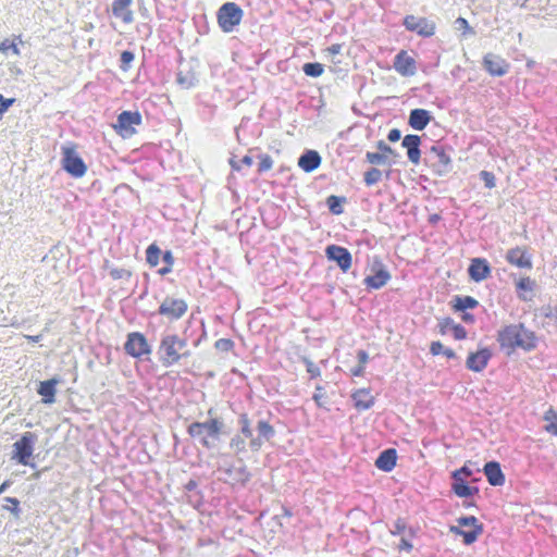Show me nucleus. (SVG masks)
Returning a JSON list of instances; mask_svg holds the SVG:
<instances>
[{
  "label": "nucleus",
  "instance_id": "f257e3e1",
  "mask_svg": "<svg viewBox=\"0 0 557 557\" xmlns=\"http://www.w3.org/2000/svg\"><path fill=\"white\" fill-rule=\"evenodd\" d=\"M497 342L502 349H508V354L516 348L532 351L537 347L536 334L527 329L523 323L509 324L497 332Z\"/></svg>",
  "mask_w": 557,
  "mask_h": 557
},
{
  "label": "nucleus",
  "instance_id": "f03ea898",
  "mask_svg": "<svg viewBox=\"0 0 557 557\" xmlns=\"http://www.w3.org/2000/svg\"><path fill=\"white\" fill-rule=\"evenodd\" d=\"M187 338L177 334L164 333L161 336L158 347V359L163 367H172L191 356L187 348Z\"/></svg>",
  "mask_w": 557,
  "mask_h": 557
},
{
  "label": "nucleus",
  "instance_id": "7ed1b4c3",
  "mask_svg": "<svg viewBox=\"0 0 557 557\" xmlns=\"http://www.w3.org/2000/svg\"><path fill=\"white\" fill-rule=\"evenodd\" d=\"M237 424L239 426V434L248 438V447L252 453L260 451L263 442L271 441L276 433L274 428L269 423V421L260 419L258 420L256 425L257 435L253 436L251 421L248 417V413L246 412L239 413Z\"/></svg>",
  "mask_w": 557,
  "mask_h": 557
},
{
  "label": "nucleus",
  "instance_id": "20e7f679",
  "mask_svg": "<svg viewBox=\"0 0 557 557\" xmlns=\"http://www.w3.org/2000/svg\"><path fill=\"white\" fill-rule=\"evenodd\" d=\"M223 428V421L212 418L205 422L190 423L187 433L190 437L198 440L205 448L211 449L215 446V442L220 441Z\"/></svg>",
  "mask_w": 557,
  "mask_h": 557
},
{
  "label": "nucleus",
  "instance_id": "39448f33",
  "mask_svg": "<svg viewBox=\"0 0 557 557\" xmlns=\"http://www.w3.org/2000/svg\"><path fill=\"white\" fill-rule=\"evenodd\" d=\"M454 149L441 141L434 143L424 150L423 162L432 168L440 176L446 175L453 169L451 152Z\"/></svg>",
  "mask_w": 557,
  "mask_h": 557
},
{
  "label": "nucleus",
  "instance_id": "423d86ee",
  "mask_svg": "<svg viewBox=\"0 0 557 557\" xmlns=\"http://www.w3.org/2000/svg\"><path fill=\"white\" fill-rule=\"evenodd\" d=\"M458 525H450L449 532L462 537L465 545L473 544L483 533V524L474 516H463L457 519Z\"/></svg>",
  "mask_w": 557,
  "mask_h": 557
},
{
  "label": "nucleus",
  "instance_id": "0eeeda50",
  "mask_svg": "<svg viewBox=\"0 0 557 557\" xmlns=\"http://www.w3.org/2000/svg\"><path fill=\"white\" fill-rule=\"evenodd\" d=\"M61 164L62 169L74 178L83 177L87 172V165L74 145L61 147Z\"/></svg>",
  "mask_w": 557,
  "mask_h": 557
},
{
  "label": "nucleus",
  "instance_id": "6e6552de",
  "mask_svg": "<svg viewBox=\"0 0 557 557\" xmlns=\"http://www.w3.org/2000/svg\"><path fill=\"white\" fill-rule=\"evenodd\" d=\"M243 17V9L235 2L223 3L216 12L218 24L224 33L234 32L240 24Z\"/></svg>",
  "mask_w": 557,
  "mask_h": 557
},
{
  "label": "nucleus",
  "instance_id": "1a4fd4ad",
  "mask_svg": "<svg viewBox=\"0 0 557 557\" xmlns=\"http://www.w3.org/2000/svg\"><path fill=\"white\" fill-rule=\"evenodd\" d=\"M37 442V435L33 432H25L21 438L13 444L12 459L22 466L35 468V463L29 461L34 446Z\"/></svg>",
  "mask_w": 557,
  "mask_h": 557
},
{
  "label": "nucleus",
  "instance_id": "9d476101",
  "mask_svg": "<svg viewBox=\"0 0 557 557\" xmlns=\"http://www.w3.org/2000/svg\"><path fill=\"white\" fill-rule=\"evenodd\" d=\"M188 309L187 302L182 298L165 297L152 315L160 314L166 317L170 321L181 319Z\"/></svg>",
  "mask_w": 557,
  "mask_h": 557
},
{
  "label": "nucleus",
  "instance_id": "9b49d317",
  "mask_svg": "<svg viewBox=\"0 0 557 557\" xmlns=\"http://www.w3.org/2000/svg\"><path fill=\"white\" fill-rule=\"evenodd\" d=\"M403 25L409 32L416 33L423 38H430L435 34V22L426 17H417L414 15H406Z\"/></svg>",
  "mask_w": 557,
  "mask_h": 557
},
{
  "label": "nucleus",
  "instance_id": "f8f14e48",
  "mask_svg": "<svg viewBox=\"0 0 557 557\" xmlns=\"http://www.w3.org/2000/svg\"><path fill=\"white\" fill-rule=\"evenodd\" d=\"M124 350L133 358H140L151 354L150 345L144 334L139 332L128 333L126 342L124 343Z\"/></svg>",
  "mask_w": 557,
  "mask_h": 557
},
{
  "label": "nucleus",
  "instance_id": "ddd939ff",
  "mask_svg": "<svg viewBox=\"0 0 557 557\" xmlns=\"http://www.w3.org/2000/svg\"><path fill=\"white\" fill-rule=\"evenodd\" d=\"M143 122L141 114L138 111H122L116 119L114 127L123 137L132 136L136 133L135 126Z\"/></svg>",
  "mask_w": 557,
  "mask_h": 557
},
{
  "label": "nucleus",
  "instance_id": "4468645a",
  "mask_svg": "<svg viewBox=\"0 0 557 557\" xmlns=\"http://www.w3.org/2000/svg\"><path fill=\"white\" fill-rule=\"evenodd\" d=\"M325 256L329 261L335 262L344 273L351 267L352 257L346 247L335 244L329 245L325 248Z\"/></svg>",
  "mask_w": 557,
  "mask_h": 557
},
{
  "label": "nucleus",
  "instance_id": "2eb2a0df",
  "mask_svg": "<svg viewBox=\"0 0 557 557\" xmlns=\"http://www.w3.org/2000/svg\"><path fill=\"white\" fill-rule=\"evenodd\" d=\"M371 271L372 274L363 280V284L369 289H380L391 280V273L380 260L373 262Z\"/></svg>",
  "mask_w": 557,
  "mask_h": 557
},
{
  "label": "nucleus",
  "instance_id": "dca6fc26",
  "mask_svg": "<svg viewBox=\"0 0 557 557\" xmlns=\"http://www.w3.org/2000/svg\"><path fill=\"white\" fill-rule=\"evenodd\" d=\"M483 67L492 76H504L509 72L510 64L500 55L486 53L483 58Z\"/></svg>",
  "mask_w": 557,
  "mask_h": 557
},
{
  "label": "nucleus",
  "instance_id": "f3484780",
  "mask_svg": "<svg viewBox=\"0 0 557 557\" xmlns=\"http://www.w3.org/2000/svg\"><path fill=\"white\" fill-rule=\"evenodd\" d=\"M467 272L473 282L480 283L491 275L492 269L485 258L476 257L471 259Z\"/></svg>",
  "mask_w": 557,
  "mask_h": 557
},
{
  "label": "nucleus",
  "instance_id": "a211bd4d",
  "mask_svg": "<svg viewBox=\"0 0 557 557\" xmlns=\"http://www.w3.org/2000/svg\"><path fill=\"white\" fill-rule=\"evenodd\" d=\"M492 358V351L487 347H483L475 352H470L467 360L466 367L473 372L483 371L488 361Z\"/></svg>",
  "mask_w": 557,
  "mask_h": 557
},
{
  "label": "nucleus",
  "instance_id": "6ab92c4d",
  "mask_svg": "<svg viewBox=\"0 0 557 557\" xmlns=\"http://www.w3.org/2000/svg\"><path fill=\"white\" fill-rule=\"evenodd\" d=\"M393 66L403 76H413L417 72L416 60L406 50L395 55Z\"/></svg>",
  "mask_w": 557,
  "mask_h": 557
},
{
  "label": "nucleus",
  "instance_id": "aec40b11",
  "mask_svg": "<svg viewBox=\"0 0 557 557\" xmlns=\"http://www.w3.org/2000/svg\"><path fill=\"white\" fill-rule=\"evenodd\" d=\"M401 146L407 149L408 160L413 164L421 161V138L419 135L409 134L403 138Z\"/></svg>",
  "mask_w": 557,
  "mask_h": 557
},
{
  "label": "nucleus",
  "instance_id": "412c9836",
  "mask_svg": "<svg viewBox=\"0 0 557 557\" xmlns=\"http://www.w3.org/2000/svg\"><path fill=\"white\" fill-rule=\"evenodd\" d=\"M506 260L508 263L520 269H532L531 256L524 248L515 247L507 251Z\"/></svg>",
  "mask_w": 557,
  "mask_h": 557
},
{
  "label": "nucleus",
  "instance_id": "4be33fe9",
  "mask_svg": "<svg viewBox=\"0 0 557 557\" xmlns=\"http://www.w3.org/2000/svg\"><path fill=\"white\" fill-rule=\"evenodd\" d=\"M483 473L492 486H502L505 484V474L498 461H487L483 467Z\"/></svg>",
  "mask_w": 557,
  "mask_h": 557
},
{
  "label": "nucleus",
  "instance_id": "5701e85b",
  "mask_svg": "<svg viewBox=\"0 0 557 557\" xmlns=\"http://www.w3.org/2000/svg\"><path fill=\"white\" fill-rule=\"evenodd\" d=\"M432 117L431 112L425 109H412L409 113L408 125L416 131H423Z\"/></svg>",
  "mask_w": 557,
  "mask_h": 557
},
{
  "label": "nucleus",
  "instance_id": "b1692460",
  "mask_svg": "<svg viewBox=\"0 0 557 557\" xmlns=\"http://www.w3.org/2000/svg\"><path fill=\"white\" fill-rule=\"evenodd\" d=\"M321 156L317 150L307 149L299 158H298V166L307 172H313L321 164Z\"/></svg>",
  "mask_w": 557,
  "mask_h": 557
},
{
  "label": "nucleus",
  "instance_id": "393cba45",
  "mask_svg": "<svg viewBox=\"0 0 557 557\" xmlns=\"http://www.w3.org/2000/svg\"><path fill=\"white\" fill-rule=\"evenodd\" d=\"M132 3L133 0H113L112 14L125 24L132 23L134 21L133 11L131 10Z\"/></svg>",
  "mask_w": 557,
  "mask_h": 557
},
{
  "label": "nucleus",
  "instance_id": "a878e982",
  "mask_svg": "<svg viewBox=\"0 0 557 557\" xmlns=\"http://www.w3.org/2000/svg\"><path fill=\"white\" fill-rule=\"evenodd\" d=\"M354 406L357 410H369L373 407L375 398L370 394L368 388H359L351 394Z\"/></svg>",
  "mask_w": 557,
  "mask_h": 557
},
{
  "label": "nucleus",
  "instance_id": "bb28decb",
  "mask_svg": "<svg viewBox=\"0 0 557 557\" xmlns=\"http://www.w3.org/2000/svg\"><path fill=\"white\" fill-rule=\"evenodd\" d=\"M397 461V453L395 448H387L382 450L376 460H375V467L384 472L392 471Z\"/></svg>",
  "mask_w": 557,
  "mask_h": 557
},
{
  "label": "nucleus",
  "instance_id": "cd10ccee",
  "mask_svg": "<svg viewBox=\"0 0 557 557\" xmlns=\"http://www.w3.org/2000/svg\"><path fill=\"white\" fill-rule=\"evenodd\" d=\"M451 491L460 498H469L479 494L478 486H471L467 480L451 479Z\"/></svg>",
  "mask_w": 557,
  "mask_h": 557
},
{
  "label": "nucleus",
  "instance_id": "c85d7f7f",
  "mask_svg": "<svg viewBox=\"0 0 557 557\" xmlns=\"http://www.w3.org/2000/svg\"><path fill=\"white\" fill-rule=\"evenodd\" d=\"M58 384L57 379H51L47 381H42L39 383V387L37 389V393L42 396V403L44 404H52L55 400V386Z\"/></svg>",
  "mask_w": 557,
  "mask_h": 557
},
{
  "label": "nucleus",
  "instance_id": "c756f323",
  "mask_svg": "<svg viewBox=\"0 0 557 557\" xmlns=\"http://www.w3.org/2000/svg\"><path fill=\"white\" fill-rule=\"evenodd\" d=\"M479 301L472 296H455L451 300V308L455 312H465L468 309H474Z\"/></svg>",
  "mask_w": 557,
  "mask_h": 557
},
{
  "label": "nucleus",
  "instance_id": "7c9ffc66",
  "mask_svg": "<svg viewBox=\"0 0 557 557\" xmlns=\"http://www.w3.org/2000/svg\"><path fill=\"white\" fill-rule=\"evenodd\" d=\"M198 79L195 72L191 69H181L176 74V83L185 89H189L197 84Z\"/></svg>",
  "mask_w": 557,
  "mask_h": 557
},
{
  "label": "nucleus",
  "instance_id": "2f4dec72",
  "mask_svg": "<svg viewBox=\"0 0 557 557\" xmlns=\"http://www.w3.org/2000/svg\"><path fill=\"white\" fill-rule=\"evenodd\" d=\"M347 198L344 196L331 195L326 198V206L332 214L339 215L344 212V205Z\"/></svg>",
  "mask_w": 557,
  "mask_h": 557
},
{
  "label": "nucleus",
  "instance_id": "473e14b6",
  "mask_svg": "<svg viewBox=\"0 0 557 557\" xmlns=\"http://www.w3.org/2000/svg\"><path fill=\"white\" fill-rule=\"evenodd\" d=\"M246 437L242 434H235L230 441V448L234 451L235 455L246 454L248 450V444L246 443Z\"/></svg>",
  "mask_w": 557,
  "mask_h": 557
},
{
  "label": "nucleus",
  "instance_id": "72a5a7b5",
  "mask_svg": "<svg viewBox=\"0 0 557 557\" xmlns=\"http://www.w3.org/2000/svg\"><path fill=\"white\" fill-rule=\"evenodd\" d=\"M162 255V250L157 244H150L146 249V261L151 267L154 268L160 262V257Z\"/></svg>",
  "mask_w": 557,
  "mask_h": 557
},
{
  "label": "nucleus",
  "instance_id": "f704fd0d",
  "mask_svg": "<svg viewBox=\"0 0 557 557\" xmlns=\"http://www.w3.org/2000/svg\"><path fill=\"white\" fill-rule=\"evenodd\" d=\"M302 72L310 77H319L324 72L323 64L319 62H308L302 65Z\"/></svg>",
  "mask_w": 557,
  "mask_h": 557
},
{
  "label": "nucleus",
  "instance_id": "c9c22d12",
  "mask_svg": "<svg viewBox=\"0 0 557 557\" xmlns=\"http://www.w3.org/2000/svg\"><path fill=\"white\" fill-rule=\"evenodd\" d=\"M454 27L462 32V37L475 35V30L469 25V22L465 17H457L454 22Z\"/></svg>",
  "mask_w": 557,
  "mask_h": 557
},
{
  "label": "nucleus",
  "instance_id": "e433bc0d",
  "mask_svg": "<svg viewBox=\"0 0 557 557\" xmlns=\"http://www.w3.org/2000/svg\"><path fill=\"white\" fill-rule=\"evenodd\" d=\"M471 461H467L461 468L454 470L450 473V479H462L467 480L471 478L474 471L470 468Z\"/></svg>",
  "mask_w": 557,
  "mask_h": 557
},
{
  "label": "nucleus",
  "instance_id": "4c0bfd02",
  "mask_svg": "<svg viewBox=\"0 0 557 557\" xmlns=\"http://www.w3.org/2000/svg\"><path fill=\"white\" fill-rule=\"evenodd\" d=\"M381 178H382V171L376 168L369 169L363 175V181H364L366 185H368V186H372V185L376 184L377 182L381 181Z\"/></svg>",
  "mask_w": 557,
  "mask_h": 557
},
{
  "label": "nucleus",
  "instance_id": "58836bf2",
  "mask_svg": "<svg viewBox=\"0 0 557 557\" xmlns=\"http://www.w3.org/2000/svg\"><path fill=\"white\" fill-rule=\"evenodd\" d=\"M135 59V54L132 51L124 50L120 58V69L123 72H127L131 69L132 62Z\"/></svg>",
  "mask_w": 557,
  "mask_h": 557
},
{
  "label": "nucleus",
  "instance_id": "ea45409f",
  "mask_svg": "<svg viewBox=\"0 0 557 557\" xmlns=\"http://www.w3.org/2000/svg\"><path fill=\"white\" fill-rule=\"evenodd\" d=\"M301 361L306 366V370L310 374V379H317L321 375L320 368L313 361H311L308 357H302Z\"/></svg>",
  "mask_w": 557,
  "mask_h": 557
},
{
  "label": "nucleus",
  "instance_id": "a19ab883",
  "mask_svg": "<svg viewBox=\"0 0 557 557\" xmlns=\"http://www.w3.org/2000/svg\"><path fill=\"white\" fill-rule=\"evenodd\" d=\"M366 159L371 164L381 165V164L387 163V156L384 153H380V152L368 151L366 153Z\"/></svg>",
  "mask_w": 557,
  "mask_h": 557
},
{
  "label": "nucleus",
  "instance_id": "79ce46f5",
  "mask_svg": "<svg viewBox=\"0 0 557 557\" xmlns=\"http://www.w3.org/2000/svg\"><path fill=\"white\" fill-rule=\"evenodd\" d=\"M109 274L113 280H129L132 276V272L124 268H112Z\"/></svg>",
  "mask_w": 557,
  "mask_h": 557
},
{
  "label": "nucleus",
  "instance_id": "37998d69",
  "mask_svg": "<svg viewBox=\"0 0 557 557\" xmlns=\"http://www.w3.org/2000/svg\"><path fill=\"white\" fill-rule=\"evenodd\" d=\"M260 162L258 164V173H263L272 169L273 159L269 154H259Z\"/></svg>",
  "mask_w": 557,
  "mask_h": 557
},
{
  "label": "nucleus",
  "instance_id": "c03bdc74",
  "mask_svg": "<svg viewBox=\"0 0 557 557\" xmlns=\"http://www.w3.org/2000/svg\"><path fill=\"white\" fill-rule=\"evenodd\" d=\"M480 180L483 181L486 188L491 189L494 188L496 185V178L495 175L490 171H481L479 173Z\"/></svg>",
  "mask_w": 557,
  "mask_h": 557
},
{
  "label": "nucleus",
  "instance_id": "a18cd8bd",
  "mask_svg": "<svg viewBox=\"0 0 557 557\" xmlns=\"http://www.w3.org/2000/svg\"><path fill=\"white\" fill-rule=\"evenodd\" d=\"M454 325H456V323L450 317L438 320L437 327L440 334L445 335L448 330H453Z\"/></svg>",
  "mask_w": 557,
  "mask_h": 557
},
{
  "label": "nucleus",
  "instance_id": "49530a36",
  "mask_svg": "<svg viewBox=\"0 0 557 557\" xmlns=\"http://www.w3.org/2000/svg\"><path fill=\"white\" fill-rule=\"evenodd\" d=\"M214 347L220 351H230L234 347V342L230 338H220L215 342Z\"/></svg>",
  "mask_w": 557,
  "mask_h": 557
},
{
  "label": "nucleus",
  "instance_id": "de8ad7c7",
  "mask_svg": "<svg viewBox=\"0 0 557 557\" xmlns=\"http://www.w3.org/2000/svg\"><path fill=\"white\" fill-rule=\"evenodd\" d=\"M4 500L11 504V507H7L14 517L18 518L21 515L20 500L15 497H5Z\"/></svg>",
  "mask_w": 557,
  "mask_h": 557
},
{
  "label": "nucleus",
  "instance_id": "09e8293b",
  "mask_svg": "<svg viewBox=\"0 0 557 557\" xmlns=\"http://www.w3.org/2000/svg\"><path fill=\"white\" fill-rule=\"evenodd\" d=\"M11 50L14 54L20 55V49L16 44L10 42L8 39L0 42V52L7 53V51Z\"/></svg>",
  "mask_w": 557,
  "mask_h": 557
},
{
  "label": "nucleus",
  "instance_id": "8fccbe9b",
  "mask_svg": "<svg viewBox=\"0 0 557 557\" xmlns=\"http://www.w3.org/2000/svg\"><path fill=\"white\" fill-rule=\"evenodd\" d=\"M541 313L543 317L547 318V319H553L555 322H556V319H557V306H545V307H542L541 309Z\"/></svg>",
  "mask_w": 557,
  "mask_h": 557
},
{
  "label": "nucleus",
  "instance_id": "3c124183",
  "mask_svg": "<svg viewBox=\"0 0 557 557\" xmlns=\"http://www.w3.org/2000/svg\"><path fill=\"white\" fill-rule=\"evenodd\" d=\"M534 282L530 277H521L517 283L516 287L520 290H532Z\"/></svg>",
  "mask_w": 557,
  "mask_h": 557
},
{
  "label": "nucleus",
  "instance_id": "603ef678",
  "mask_svg": "<svg viewBox=\"0 0 557 557\" xmlns=\"http://www.w3.org/2000/svg\"><path fill=\"white\" fill-rule=\"evenodd\" d=\"M407 525H406V522L404 519L401 518H398L394 524H393V528L391 529V533L393 535H399L401 534L405 530H406Z\"/></svg>",
  "mask_w": 557,
  "mask_h": 557
},
{
  "label": "nucleus",
  "instance_id": "864d4df0",
  "mask_svg": "<svg viewBox=\"0 0 557 557\" xmlns=\"http://www.w3.org/2000/svg\"><path fill=\"white\" fill-rule=\"evenodd\" d=\"M235 474H236L235 479L237 481L242 482L243 484L246 483L250 476V474L245 466L237 468L235 470Z\"/></svg>",
  "mask_w": 557,
  "mask_h": 557
},
{
  "label": "nucleus",
  "instance_id": "5fc2aeb1",
  "mask_svg": "<svg viewBox=\"0 0 557 557\" xmlns=\"http://www.w3.org/2000/svg\"><path fill=\"white\" fill-rule=\"evenodd\" d=\"M451 331H453L454 338L456 341L465 339L468 334L467 330L461 324H457V323H456V325H454Z\"/></svg>",
  "mask_w": 557,
  "mask_h": 557
},
{
  "label": "nucleus",
  "instance_id": "6e6d98bb",
  "mask_svg": "<svg viewBox=\"0 0 557 557\" xmlns=\"http://www.w3.org/2000/svg\"><path fill=\"white\" fill-rule=\"evenodd\" d=\"M376 148L380 150V153L391 154L393 157H398L394 149H392L384 140H379L376 143Z\"/></svg>",
  "mask_w": 557,
  "mask_h": 557
},
{
  "label": "nucleus",
  "instance_id": "4d7b16f0",
  "mask_svg": "<svg viewBox=\"0 0 557 557\" xmlns=\"http://www.w3.org/2000/svg\"><path fill=\"white\" fill-rule=\"evenodd\" d=\"M14 98H4L0 94V115L4 114L9 110V108L14 103Z\"/></svg>",
  "mask_w": 557,
  "mask_h": 557
},
{
  "label": "nucleus",
  "instance_id": "13d9d810",
  "mask_svg": "<svg viewBox=\"0 0 557 557\" xmlns=\"http://www.w3.org/2000/svg\"><path fill=\"white\" fill-rule=\"evenodd\" d=\"M323 391H324V387L321 386V385H317L315 386V392L312 396V399L314 400V403L317 404L318 407H323L322 403H321V399L323 398L324 394H323Z\"/></svg>",
  "mask_w": 557,
  "mask_h": 557
},
{
  "label": "nucleus",
  "instance_id": "bf43d9fd",
  "mask_svg": "<svg viewBox=\"0 0 557 557\" xmlns=\"http://www.w3.org/2000/svg\"><path fill=\"white\" fill-rule=\"evenodd\" d=\"M444 349H445L444 345L438 341L432 342L430 345V352L433 356L443 354Z\"/></svg>",
  "mask_w": 557,
  "mask_h": 557
},
{
  "label": "nucleus",
  "instance_id": "052dcab7",
  "mask_svg": "<svg viewBox=\"0 0 557 557\" xmlns=\"http://www.w3.org/2000/svg\"><path fill=\"white\" fill-rule=\"evenodd\" d=\"M548 423L544 426V430L554 435V436H557V420L555 419H552V420H546Z\"/></svg>",
  "mask_w": 557,
  "mask_h": 557
},
{
  "label": "nucleus",
  "instance_id": "680f3d73",
  "mask_svg": "<svg viewBox=\"0 0 557 557\" xmlns=\"http://www.w3.org/2000/svg\"><path fill=\"white\" fill-rule=\"evenodd\" d=\"M161 258L166 265L173 267L175 259L171 250L162 251Z\"/></svg>",
  "mask_w": 557,
  "mask_h": 557
},
{
  "label": "nucleus",
  "instance_id": "e2e57ef3",
  "mask_svg": "<svg viewBox=\"0 0 557 557\" xmlns=\"http://www.w3.org/2000/svg\"><path fill=\"white\" fill-rule=\"evenodd\" d=\"M401 138V132L398 128H392L387 134V139L392 143H396Z\"/></svg>",
  "mask_w": 557,
  "mask_h": 557
},
{
  "label": "nucleus",
  "instance_id": "0e129e2a",
  "mask_svg": "<svg viewBox=\"0 0 557 557\" xmlns=\"http://www.w3.org/2000/svg\"><path fill=\"white\" fill-rule=\"evenodd\" d=\"M357 359L359 361V364H362L366 367V363L368 362L369 360V355L366 350L363 349H360L357 351Z\"/></svg>",
  "mask_w": 557,
  "mask_h": 557
},
{
  "label": "nucleus",
  "instance_id": "69168bd1",
  "mask_svg": "<svg viewBox=\"0 0 557 557\" xmlns=\"http://www.w3.org/2000/svg\"><path fill=\"white\" fill-rule=\"evenodd\" d=\"M460 318H461V321L463 323H466V324H472L475 321L474 315L472 313H470V312H467V311L461 312Z\"/></svg>",
  "mask_w": 557,
  "mask_h": 557
},
{
  "label": "nucleus",
  "instance_id": "338daca9",
  "mask_svg": "<svg viewBox=\"0 0 557 557\" xmlns=\"http://www.w3.org/2000/svg\"><path fill=\"white\" fill-rule=\"evenodd\" d=\"M185 491L187 492H194L197 490L198 487V482L194 479H190L186 484H185Z\"/></svg>",
  "mask_w": 557,
  "mask_h": 557
},
{
  "label": "nucleus",
  "instance_id": "774afa93",
  "mask_svg": "<svg viewBox=\"0 0 557 557\" xmlns=\"http://www.w3.org/2000/svg\"><path fill=\"white\" fill-rule=\"evenodd\" d=\"M364 366L358 364L357 367L351 368L350 372L354 376H361L364 373Z\"/></svg>",
  "mask_w": 557,
  "mask_h": 557
}]
</instances>
